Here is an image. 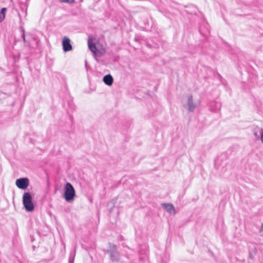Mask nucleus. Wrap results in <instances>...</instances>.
Returning <instances> with one entry per match:
<instances>
[{"label": "nucleus", "instance_id": "obj_16", "mask_svg": "<svg viewBox=\"0 0 263 263\" xmlns=\"http://www.w3.org/2000/svg\"><path fill=\"white\" fill-rule=\"evenodd\" d=\"M73 262H74V256L70 257L69 258L68 263H73Z\"/></svg>", "mask_w": 263, "mask_h": 263}, {"label": "nucleus", "instance_id": "obj_4", "mask_svg": "<svg viewBox=\"0 0 263 263\" xmlns=\"http://www.w3.org/2000/svg\"><path fill=\"white\" fill-rule=\"evenodd\" d=\"M16 186L21 189H26L29 185V180L27 178H22L16 180Z\"/></svg>", "mask_w": 263, "mask_h": 263}, {"label": "nucleus", "instance_id": "obj_9", "mask_svg": "<svg viewBox=\"0 0 263 263\" xmlns=\"http://www.w3.org/2000/svg\"><path fill=\"white\" fill-rule=\"evenodd\" d=\"M104 83L108 86L112 85L113 83V78L110 74H107L103 79Z\"/></svg>", "mask_w": 263, "mask_h": 263}, {"label": "nucleus", "instance_id": "obj_1", "mask_svg": "<svg viewBox=\"0 0 263 263\" xmlns=\"http://www.w3.org/2000/svg\"><path fill=\"white\" fill-rule=\"evenodd\" d=\"M75 196L76 192L74 187L70 183H66L64 194V199L67 202H69L73 200Z\"/></svg>", "mask_w": 263, "mask_h": 263}, {"label": "nucleus", "instance_id": "obj_5", "mask_svg": "<svg viewBox=\"0 0 263 263\" xmlns=\"http://www.w3.org/2000/svg\"><path fill=\"white\" fill-rule=\"evenodd\" d=\"M197 104L194 102L193 96L189 95L187 97V102L185 107L190 112L193 111L197 107Z\"/></svg>", "mask_w": 263, "mask_h": 263}, {"label": "nucleus", "instance_id": "obj_8", "mask_svg": "<svg viewBox=\"0 0 263 263\" xmlns=\"http://www.w3.org/2000/svg\"><path fill=\"white\" fill-rule=\"evenodd\" d=\"M162 206L167 212L171 214L175 212V208L171 203H163Z\"/></svg>", "mask_w": 263, "mask_h": 263}, {"label": "nucleus", "instance_id": "obj_15", "mask_svg": "<svg viewBox=\"0 0 263 263\" xmlns=\"http://www.w3.org/2000/svg\"><path fill=\"white\" fill-rule=\"evenodd\" d=\"M254 135L255 137V138L257 139H258L259 138V137L260 136V134H258V132H254Z\"/></svg>", "mask_w": 263, "mask_h": 263}, {"label": "nucleus", "instance_id": "obj_7", "mask_svg": "<svg viewBox=\"0 0 263 263\" xmlns=\"http://www.w3.org/2000/svg\"><path fill=\"white\" fill-rule=\"evenodd\" d=\"M88 46L89 49L93 53V55L96 56L98 50L95 44L92 42L91 39H89L88 40Z\"/></svg>", "mask_w": 263, "mask_h": 263}, {"label": "nucleus", "instance_id": "obj_17", "mask_svg": "<svg viewBox=\"0 0 263 263\" xmlns=\"http://www.w3.org/2000/svg\"><path fill=\"white\" fill-rule=\"evenodd\" d=\"M219 159H218L216 161V162H215V164H216V165L217 166V168H218V169H219Z\"/></svg>", "mask_w": 263, "mask_h": 263}, {"label": "nucleus", "instance_id": "obj_11", "mask_svg": "<svg viewBox=\"0 0 263 263\" xmlns=\"http://www.w3.org/2000/svg\"><path fill=\"white\" fill-rule=\"evenodd\" d=\"M7 11V9L6 8H3L1 10L0 12V22H2L5 17V14Z\"/></svg>", "mask_w": 263, "mask_h": 263}, {"label": "nucleus", "instance_id": "obj_10", "mask_svg": "<svg viewBox=\"0 0 263 263\" xmlns=\"http://www.w3.org/2000/svg\"><path fill=\"white\" fill-rule=\"evenodd\" d=\"M221 104L218 102L212 103L210 106V109L212 111L216 112L220 109Z\"/></svg>", "mask_w": 263, "mask_h": 263}, {"label": "nucleus", "instance_id": "obj_2", "mask_svg": "<svg viewBox=\"0 0 263 263\" xmlns=\"http://www.w3.org/2000/svg\"><path fill=\"white\" fill-rule=\"evenodd\" d=\"M23 203L27 211L31 212L34 209L32 198L28 192L25 193L23 196Z\"/></svg>", "mask_w": 263, "mask_h": 263}, {"label": "nucleus", "instance_id": "obj_18", "mask_svg": "<svg viewBox=\"0 0 263 263\" xmlns=\"http://www.w3.org/2000/svg\"><path fill=\"white\" fill-rule=\"evenodd\" d=\"M261 228H263V223L261 225Z\"/></svg>", "mask_w": 263, "mask_h": 263}, {"label": "nucleus", "instance_id": "obj_3", "mask_svg": "<svg viewBox=\"0 0 263 263\" xmlns=\"http://www.w3.org/2000/svg\"><path fill=\"white\" fill-rule=\"evenodd\" d=\"M107 252L109 254L110 258L112 262H116L120 260V255L117 251L116 245L109 243Z\"/></svg>", "mask_w": 263, "mask_h": 263}, {"label": "nucleus", "instance_id": "obj_14", "mask_svg": "<svg viewBox=\"0 0 263 263\" xmlns=\"http://www.w3.org/2000/svg\"><path fill=\"white\" fill-rule=\"evenodd\" d=\"M258 132L260 135V140H261V142L263 143V129H259Z\"/></svg>", "mask_w": 263, "mask_h": 263}, {"label": "nucleus", "instance_id": "obj_6", "mask_svg": "<svg viewBox=\"0 0 263 263\" xmlns=\"http://www.w3.org/2000/svg\"><path fill=\"white\" fill-rule=\"evenodd\" d=\"M62 46L63 50L65 52L69 51L72 50V45L70 44V39L67 37L64 36L63 39Z\"/></svg>", "mask_w": 263, "mask_h": 263}, {"label": "nucleus", "instance_id": "obj_13", "mask_svg": "<svg viewBox=\"0 0 263 263\" xmlns=\"http://www.w3.org/2000/svg\"><path fill=\"white\" fill-rule=\"evenodd\" d=\"M60 1L62 3H68V4H72L74 3V0H60Z\"/></svg>", "mask_w": 263, "mask_h": 263}, {"label": "nucleus", "instance_id": "obj_19", "mask_svg": "<svg viewBox=\"0 0 263 263\" xmlns=\"http://www.w3.org/2000/svg\"><path fill=\"white\" fill-rule=\"evenodd\" d=\"M226 163H227L226 162H224V163H223V164H224V165H226Z\"/></svg>", "mask_w": 263, "mask_h": 263}, {"label": "nucleus", "instance_id": "obj_12", "mask_svg": "<svg viewBox=\"0 0 263 263\" xmlns=\"http://www.w3.org/2000/svg\"><path fill=\"white\" fill-rule=\"evenodd\" d=\"M20 30H21V32H22V38L23 39V41H24V42H26L25 30L22 27H21L20 28Z\"/></svg>", "mask_w": 263, "mask_h": 263}]
</instances>
